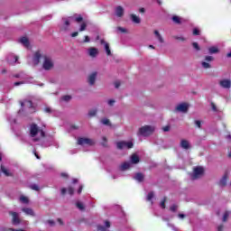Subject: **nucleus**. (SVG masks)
Returning a JSON list of instances; mask_svg holds the SVG:
<instances>
[{"mask_svg":"<svg viewBox=\"0 0 231 231\" xmlns=\"http://www.w3.org/2000/svg\"><path fill=\"white\" fill-rule=\"evenodd\" d=\"M41 60H43L42 61L43 69H45L46 71H50L51 69H53V66H55V63L53 62V59H51V56H48L46 54H42L41 51H36L32 58V64L34 66H37V64H39Z\"/></svg>","mask_w":231,"mask_h":231,"instance_id":"obj_1","label":"nucleus"},{"mask_svg":"<svg viewBox=\"0 0 231 231\" xmlns=\"http://www.w3.org/2000/svg\"><path fill=\"white\" fill-rule=\"evenodd\" d=\"M30 134L33 142H40L42 138H44V131H42V129H40L37 125H31Z\"/></svg>","mask_w":231,"mask_h":231,"instance_id":"obj_2","label":"nucleus"},{"mask_svg":"<svg viewBox=\"0 0 231 231\" xmlns=\"http://www.w3.org/2000/svg\"><path fill=\"white\" fill-rule=\"evenodd\" d=\"M156 131V127L152 125H144L139 129L138 135L139 136H151L152 133Z\"/></svg>","mask_w":231,"mask_h":231,"instance_id":"obj_3","label":"nucleus"},{"mask_svg":"<svg viewBox=\"0 0 231 231\" xmlns=\"http://www.w3.org/2000/svg\"><path fill=\"white\" fill-rule=\"evenodd\" d=\"M73 19H75V21L77 23L82 22V16L81 15H78L75 18L74 17L63 18L62 19L63 25L61 26V30L66 32V30H68V28L69 27V24H71Z\"/></svg>","mask_w":231,"mask_h":231,"instance_id":"obj_4","label":"nucleus"},{"mask_svg":"<svg viewBox=\"0 0 231 231\" xmlns=\"http://www.w3.org/2000/svg\"><path fill=\"white\" fill-rule=\"evenodd\" d=\"M204 172H205V169H203V167L201 166L195 167L193 170V174L191 178L193 180H199V178H201V176H203Z\"/></svg>","mask_w":231,"mask_h":231,"instance_id":"obj_5","label":"nucleus"},{"mask_svg":"<svg viewBox=\"0 0 231 231\" xmlns=\"http://www.w3.org/2000/svg\"><path fill=\"white\" fill-rule=\"evenodd\" d=\"M117 149H133V142L121 141L117 143Z\"/></svg>","mask_w":231,"mask_h":231,"instance_id":"obj_6","label":"nucleus"},{"mask_svg":"<svg viewBox=\"0 0 231 231\" xmlns=\"http://www.w3.org/2000/svg\"><path fill=\"white\" fill-rule=\"evenodd\" d=\"M95 143V141L89 138H79L78 139V144L79 145H93Z\"/></svg>","mask_w":231,"mask_h":231,"instance_id":"obj_7","label":"nucleus"},{"mask_svg":"<svg viewBox=\"0 0 231 231\" xmlns=\"http://www.w3.org/2000/svg\"><path fill=\"white\" fill-rule=\"evenodd\" d=\"M176 111L179 113H187L189 111V104L187 103H180L176 106Z\"/></svg>","mask_w":231,"mask_h":231,"instance_id":"obj_8","label":"nucleus"},{"mask_svg":"<svg viewBox=\"0 0 231 231\" xmlns=\"http://www.w3.org/2000/svg\"><path fill=\"white\" fill-rule=\"evenodd\" d=\"M206 61L202 62V68H204V69H208L210 68V63L214 60V58L212 56H206L205 58Z\"/></svg>","mask_w":231,"mask_h":231,"instance_id":"obj_9","label":"nucleus"},{"mask_svg":"<svg viewBox=\"0 0 231 231\" xmlns=\"http://www.w3.org/2000/svg\"><path fill=\"white\" fill-rule=\"evenodd\" d=\"M88 55L91 57V59L97 58V55H98V49L95 47H90L88 49Z\"/></svg>","mask_w":231,"mask_h":231,"instance_id":"obj_10","label":"nucleus"},{"mask_svg":"<svg viewBox=\"0 0 231 231\" xmlns=\"http://www.w3.org/2000/svg\"><path fill=\"white\" fill-rule=\"evenodd\" d=\"M221 88H224L225 89H230L231 88V80L230 79H222L219 82Z\"/></svg>","mask_w":231,"mask_h":231,"instance_id":"obj_11","label":"nucleus"},{"mask_svg":"<svg viewBox=\"0 0 231 231\" xmlns=\"http://www.w3.org/2000/svg\"><path fill=\"white\" fill-rule=\"evenodd\" d=\"M97 72H92L89 76H88V84H90V86H93V84H95V81L97 80Z\"/></svg>","mask_w":231,"mask_h":231,"instance_id":"obj_12","label":"nucleus"},{"mask_svg":"<svg viewBox=\"0 0 231 231\" xmlns=\"http://www.w3.org/2000/svg\"><path fill=\"white\" fill-rule=\"evenodd\" d=\"M109 226H111V224L109 223V221H106L105 226H97V231H107V228H109Z\"/></svg>","mask_w":231,"mask_h":231,"instance_id":"obj_13","label":"nucleus"},{"mask_svg":"<svg viewBox=\"0 0 231 231\" xmlns=\"http://www.w3.org/2000/svg\"><path fill=\"white\" fill-rule=\"evenodd\" d=\"M19 42H21V44H23V46H24L25 48L30 47V42L28 41V38H26V37H22L19 40Z\"/></svg>","mask_w":231,"mask_h":231,"instance_id":"obj_14","label":"nucleus"},{"mask_svg":"<svg viewBox=\"0 0 231 231\" xmlns=\"http://www.w3.org/2000/svg\"><path fill=\"white\" fill-rule=\"evenodd\" d=\"M180 147H182V149H190V143L183 139L180 141Z\"/></svg>","mask_w":231,"mask_h":231,"instance_id":"obj_15","label":"nucleus"},{"mask_svg":"<svg viewBox=\"0 0 231 231\" xmlns=\"http://www.w3.org/2000/svg\"><path fill=\"white\" fill-rule=\"evenodd\" d=\"M11 216H13L14 225H19V214L16 212H11Z\"/></svg>","mask_w":231,"mask_h":231,"instance_id":"obj_16","label":"nucleus"},{"mask_svg":"<svg viewBox=\"0 0 231 231\" xmlns=\"http://www.w3.org/2000/svg\"><path fill=\"white\" fill-rule=\"evenodd\" d=\"M116 17H122L124 15V7L117 6L116 8Z\"/></svg>","mask_w":231,"mask_h":231,"instance_id":"obj_17","label":"nucleus"},{"mask_svg":"<svg viewBox=\"0 0 231 231\" xmlns=\"http://www.w3.org/2000/svg\"><path fill=\"white\" fill-rule=\"evenodd\" d=\"M17 56L11 54L8 56L7 60L9 64H15V62H17Z\"/></svg>","mask_w":231,"mask_h":231,"instance_id":"obj_18","label":"nucleus"},{"mask_svg":"<svg viewBox=\"0 0 231 231\" xmlns=\"http://www.w3.org/2000/svg\"><path fill=\"white\" fill-rule=\"evenodd\" d=\"M22 107H33V104L30 100H24L23 102L21 103Z\"/></svg>","mask_w":231,"mask_h":231,"instance_id":"obj_19","label":"nucleus"},{"mask_svg":"<svg viewBox=\"0 0 231 231\" xmlns=\"http://www.w3.org/2000/svg\"><path fill=\"white\" fill-rule=\"evenodd\" d=\"M208 53L213 55L214 53H219V48L217 46H212L208 48Z\"/></svg>","mask_w":231,"mask_h":231,"instance_id":"obj_20","label":"nucleus"},{"mask_svg":"<svg viewBox=\"0 0 231 231\" xmlns=\"http://www.w3.org/2000/svg\"><path fill=\"white\" fill-rule=\"evenodd\" d=\"M0 169L5 176H12V172H10V171H8L5 166L1 165Z\"/></svg>","mask_w":231,"mask_h":231,"instance_id":"obj_21","label":"nucleus"},{"mask_svg":"<svg viewBox=\"0 0 231 231\" xmlns=\"http://www.w3.org/2000/svg\"><path fill=\"white\" fill-rule=\"evenodd\" d=\"M22 210L27 216H34L33 209H32V208H23Z\"/></svg>","mask_w":231,"mask_h":231,"instance_id":"obj_22","label":"nucleus"},{"mask_svg":"<svg viewBox=\"0 0 231 231\" xmlns=\"http://www.w3.org/2000/svg\"><path fill=\"white\" fill-rule=\"evenodd\" d=\"M140 162V157L136 155V153L131 156V163H138Z\"/></svg>","mask_w":231,"mask_h":231,"instance_id":"obj_23","label":"nucleus"},{"mask_svg":"<svg viewBox=\"0 0 231 231\" xmlns=\"http://www.w3.org/2000/svg\"><path fill=\"white\" fill-rule=\"evenodd\" d=\"M131 19L133 23H135V24H140V17H138L136 14H131Z\"/></svg>","mask_w":231,"mask_h":231,"instance_id":"obj_24","label":"nucleus"},{"mask_svg":"<svg viewBox=\"0 0 231 231\" xmlns=\"http://www.w3.org/2000/svg\"><path fill=\"white\" fill-rule=\"evenodd\" d=\"M101 44L105 45V50L107 55H111V50L109 49V43L101 41Z\"/></svg>","mask_w":231,"mask_h":231,"instance_id":"obj_25","label":"nucleus"},{"mask_svg":"<svg viewBox=\"0 0 231 231\" xmlns=\"http://www.w3.org/2000/svg\"><path fill=\"white\" fill-rule=\"evenodd\" d=\"M154 35L156 36V39H158L159 42L163 43V37H162L160 32L154 31Z\"/></svg>","mask_w":231,"mask_h":231,"instance_id":"obj_26","label":"nucleus"},{"mask_svg":"<svg viewBox=\"0 0 231 231\" xmlns=\"http://www.w3.org/2000/svg\"><path fill=\"white\" fill-rule=\"evenodd\" d=\"M131 167V162H124L121 165V171H127V169H130Z\"/></svg>","mask_w":231,"mask_h":231,"instance_id":"obj_27","label":"nucleus"},{"mask_svg":"<svg viewBox=\"0 0 231 231\" xmlns=\"http://www.w3.org/2000/svg\"><path fill=\"white\" fill-rule=\"evenodd\" d=\"M134 180H136V181H143V174L136 173L134 176Z\"/></svg>","mask_w":231,"mask_h":231,"instance_id":"obj_28","label":"nucleus"},{"mask_svg":"<svg viewBox=\"0 0 231 231\" xmlns=\"http://www.w3.org/2000/svg\"><path fill=\"white\" fill-rule=\"evenodd\" d=\"M228 179V175L226 174L223 176V178L220 180V185L223 187L226 185V180Z\"/></svg>","mask_w":231,"mask_h":231,"instance_id":"obj_29","label":"nucleus"},{"mask_svg":"<svg viewBox=\"0 0 231 231\" xmlns=\"http://www.w3.org/2000/svg\"><path fill=\"white\" fill-rule=\"evenodd\" d=\"M172 21H173V23L180 24V23H181V18L180 16H173Z\"/></svg>","mask_w":231,"mask_h":231,"instance_id":"obj_30","label":"nucleus"},{"mask_svg":"<svg viewBox=\"0 0 231 231\" xmlns=\"http://www.w3.org/2000/svg\"><path fill=\"white\" fill-rule=\"evenodd\" d=\"M20 201H21V203L28 204V197L21 196Z\"/></svg>","mask_w":231,"mask_h":231,"instance_id":"obj_31","label":"nucleus"},{"mask_svg":"<svg viewBox=\"0 0 231 231\" xmlns=\"http://www.w3.org/2000/svg\"><path fill=\"white\" fill-rule=\"evenodd\" d=\"M76 207L79 209V210H84V204L82 202H77Z\"/></svg>","mask_w":231,"mask_h":231,"instance_id":"obj_32","label":"nucleus"},{"mask_svg":"<svg viewBox=\"0 0 231 231\" xmlns=\"http://www.w3.org/2000/svg\"><path fill=\"white\" fill-rule=\"evenodd\" d=\"M101 124H103L104 125H111L109 119H106V118L101 120Z\"/></svg>","mask_w":231,"mask_h":231,"instance_id":"obj_33","label":"nucleus"},{"mask_svg":"<svg viewBox=\"0 0 231 231\" xmlns=\"http://www.w3.org/2000/svg\"><path fill=\"white\" fill-rule=\"evenodd\" d=\"M228 216H230V212L226 211L223 216V221H226L228 219Z\"/></svg>","mask_w":231,"mask_h":231,"instance_id":"obj_34","label":"nucleus"},{"mask_svg":"<svg viewBox=\"0 0 231 231\" xmlns=\"http://www.w3.org/2000/svg\"><path fill=\"white\" fill-rule=\"evenodd\" d=\"M87 27H88V24H86V23H81L79 32H84Z\"/></svg>","mask_w":231,"mask_h":231,"instance_id":"obj_35","label":"nucleus"},{"mask_svg":"<svg viewBox=\"0 0 231 231\" xmlns=\"http://www.w3.org/2000/svg\"><path fill=\"white\" fill-rule=\"evenodd\" d=\"M152 198H154V193L150 192L147 195V201H151L152 199Z\"/></svg>","mask_w":231,"mask_h":231,"instance_id":"obj_36","label":"nucleus"},{"mask_svg":"<svg viewBox=\"0 0 231 231\" xmlns=\"http://www.w3.org/2000/svg\"><path fill=\"white\" fill-rule=\"evenodd\" d=\"M89 116H95V115H97V109H91L88 112Z\"/></svg>","mask_w":231,"mask_h":231,"instance_id":"obj_37","label":"nucleus"},{"mask_svg":"<svg viewBox=\"0 0 231 231\" xmlns=\"http://www.w3.org/2000/svg\"><path fill=\"white\" fill-rule=\"evenodd\" d=\"M62 100L65 102H69V100H71V96H63Z\"/></svg>","mask_w":231,"mask_h":231,"instance_id":"obj_38","label":"nucleus"},{"mask_svg":"<svg viewBox=\"0 0 231 231\" xmlns=\"http://www.w3.org/2000/svg\"><path fill=\"white\" fill-rule=\"evenodd\" d=\"M31 189L32 190H39V186H37V184H32V185H31Z\"/></svg>","mask_w":231,"mask_h":231,"instance_id":"obj_39","label":"nucleus"},{"mask_svg":"<svg viewBox=\"0 0 231 231\" xmlns=\"http://www.w3.org/2000/svg\"><path fill=\"white\" fill-rule=\"evenodd\" d=\"M117 30H118V32H121L122 33H125V32H127V30L125 28H122V27H118Z\"/></svg>","mask_w":231,"mask_h":231,"instance_id":"obj_40","label":"nucleus"},{"mask_svg":"<svg viewBox=\"0 0 231 231\" xmlns=\"http://www.w3.org/2000/svg\"><path fill=\"white\" fill-rule=\"evenodd\" d=\"M193 35H199V30L198 28L193 30Z\"/></svg>","mask_w":231,"mask_h":231,"instance_id":"obj_41","label":"nucleus"},{"mask_svg":"<svg viewBox=\"0 0 231 231\" xmlns=\"http://www.w3.org/2000/svg\"><path fill=\"white\" fill-rule=\"evenodd\" d=\"M165 201L166 199L164 198L163 200L161 202V208H165Z\"/></svg>","mask_w":231,"mask_h":231,"instance_id":"obj_42","label":"nucleus"},{"mask_svg":"<svg viewBox=\"0 0 231 231\" xmlns=\"http://www.w3.org/2000/svg\"><path fill=\"white\" fill-rule=\"evenodd\" d=\"M193 48H195V50L199 51V45L198 44V42H193Z\"/></svg>","mask_w":231,"mask_h":231,"instance_id":"obj_43","label":"nucleus"},{"mask_svg":"<svg viewBox=\"0 0 231 231\" xmlns=\"http://www.w3.org/2000/svg\"><path fill=\"white\" fill-rule=\"evenodd\" d=\"M170 208L171 212H176V210H178V206H171Z\"/></svg>","mask_w":231,"mask_h":231,"instance_id":"obj_44","label":"nucleus"},{"mask_svg":"<svg viewBox=\"0 0 231 231\" xmlns=\"http://www.w3.org/2000/svg\"><path fill=\"white\" fill-rule=\"evenodd\" d=\"M73 192H74L73 188H69V189H68V193H69L70 196H73Z\"/></svg>","mask_w":231,"mask_h":231,"instance_id":"obj_45","label":"nucleus"},{"mask_svg":"<svg viewBox=\"0 0 231 231\" xmlns=\"http://www.w3.org/2000/svg\"><path fill=\"white\" fill-rule=\"evenodd\" d=\"M170 129H171V126L167 125L162 128V131H164V133H167V131H170Z\"/></svg>","mask_w":231,"mask_h":231,"instance_id":"obj_46","label":"nucleus"},{"mask_svg":"<svg viewBox=\"0 0 231 231\" xmlns=\"http://www.w3.org/2000/svg\"><path fill=\"white\" fill-rule=\"evenodd\" d=\"M195 125H197V127H201V121H195Z\"/></svg>","mask_w":231,"mask_h":231,"instance_id":"obj_47","label":"nucleus"},{"mask_svg":"<svg viewBox=\"0 0 231 231\" xmlns=\"http://www.w3.org/2000/svg\"><path fill=\"white\" fill-rule=\"evenodd\" d=\"M115 104V100L109 99L108 100V106H113Z\"/></svg>","mask_w":231,"mask_h":231,"instance_id":"obj_48","label":"nucleus"},{"mask_svg":"<svg viewBox=\"0 0 231 231\" xmlns=\"http://www.w3.org/2000/svg\"><path fill=\"white\" fill-rule=\"evenodd\" d=\"M115 88H120V81L115 82Z\"/></svg>","mask_w":231,"mask_h":231,"instance_id":"obj_49","label":"nucleus"},{"mask_svg":"<svg viewBox=\"0 0 231 231\" xmlns=\"http://www.w3.org/2000/svg\"><path fill=\"white\" fill-rule=\"evenodd\" d=\"M84 42H89V36H85Z\"/></svg>","mask_w":231,"mask_h":231,"instance_id":"obj_50","label":"nucleus"},{"mask_svg":"<svg viewBox=\"0 0 231 231\" xmlns=\"http://www.w3.org/2000/svg\"><path fill=\"white\" fill-rule=\"evenodd\" d=\"M48 223H49V225H51V226H53V225L55 224V222H53V220H49Z\"/></svg>","mask_w":231,"mask_h":231,"instance_id":"obj_51","label":"nucleus"},{"mask_svg":"<svg viewBox=\"0 0 231 231\" xmlns=\"http://www.w3.org/2000/svg\"><path fill=\"white\" fill-rule=\"evenodd\" d=\"M82 189H83V187L80 186L79 189H78V194H80L82 192Z\"/></svg>","mask_w":231,"mask_h":231,"instance_id":"obj_52","label":"nucleus"},{"mask_svg":"<svg viewBox=\"0 0 231 231\" xmlns=\"http://www.w3.org/2000/svg\"><path fill=\"white\" fill-rule=\"evenodd\" d=\"M51 111V108H50V107L45 108V113H50Z\"/></svg>","mask_w":231,"mask_h":231,"instance_id":"obj_53","label":"nucleus"},{"mask_svg":"<svg viewBox=\"0 0 231 231\" xmlns=\"http://www.w3.org/2000/svg\"><path fill=\"white\" fill-rule=\"evenodd\" d=\"M77 35H79V32H75L71 34V37H77Z\"/></svg>","mask_w":231,"mask_h":231,"instance_id":"obj_54","label":"nucleus"},{"mask_svg":"<svg viewBox=\"0 0 231 231\" xmlns=\"http://www.w3.org/2000/svg\"><path fill=\"white\" fill-rule=\"evenodd\" d=\"M179 217H180V219H183V217H185V215H184V214H179Z\"/></svg>","mask_w":231,"mask_h":231,"instance_id":"obj_55","label":"nucleus"},{"mask_svg":"<svg viewBox=\"0 0 231 231\" xmlns=\"http://www.w3.org/2000/svg\"><path fill=\"white\" fill-rule=\"evenodd\" d=\"M62 178H68V174L67 173H61Z\"/></svg>","mask_w":231,"mask_h":231,"instance_id":"obj_56","label":"nucleus"},{"mask_svg":"<svg viewBox=\"0 0 231 231\" xmlns=\"http://www.w3.org/2000/svg\"><path fill=\"white\" fill-rule=\"evenodd\" d=\"M21 84H23V82H15L14 86H21Z\"/></svg>","mask_w":231,"mask_h":231,"instance_id":"obj_57","label":"nucleus"},{"mask_svg":"<svg viewBox=\"0 0 231 231\" xmlns=\"http://www.w3.org/2000/svg\"><path fill=\"white\" fill-rule=\"evenodd\" d=\"M61 193H62V194H66V189L63 188V189H61Z\"/></svg>","mask_w":231,"mask_h":231,"instance_id":"obj_58","label":"nucleus"},{"mask_svg":"<svg viewBox=\"0 0 231 231\" xmlns=\"http://www.w3.org/2000/svg\"><path fill=\"white\" fill-rule=\"evenodd\" d=\"M140 12H141L142 14H143V13L145 12V9L141 8V9H140Z\"/></svg>","mask_w":231,"mask_h":231,"instance_id":"obj_59","label":"nucleus"},{"mask_svg":"<svg viewBox=\"0 0 231 231\" xmlns=\"http://www.w3.org/2000/svg\"><path fill=\"white\" fill-rule=\"evenodd\" d=\"M176 39H179L180 41H185V39H183L181 37H176Z\"/></svg>","mask_w":231,"mask_h":231,"instance_id":"obj_60","label":"nucleus"},{"mask_svg":"<svg viewBox=\"0 0 231 231\" xmlns=\"http://www.w3.org/2000/svg\"><path fill=\"white\" fill-rule=\"evenodd\" d=\"M58 223H60V225H62V220L60 218L58 219Z\"/></svg>","mask_w":231,"mask_h":231,"instance_id":"obj_61","label":"nucleus"},{"mask_svg":"<svg viewBox=\"0 0 231 231\" xmlns=\"http://www.w3.org/2000/svg\"><path fill=\"white\" fill-rule=\"evenodd\" d=\"M213 111H216V105H212Z\"/></svg>","mask_w":231,"mask_h":231,"instance_id":"obj_62","label":"nucleus"},{"mask_svg":"<svg viewBox=\"0 0 231 231\" xmlns=\"http://www.w3.org/2000/svg\"><path fill=\"white\" fill-rule=\"evenodd\" d=\"M218 230L219 231L223 230V226H218Z\"/></svg>","mask_w":231,"mask_h":231,"instance_id":"obj_63","label":"nucleus"},{"mask_svg":"<svg viewBox=\"0 0 231 231\" xmlns=\"http://www.w3.org/2000/svg\"><path fill=\"white\" fill-rule=\"evenodd\" d=\"M227 57H231V51L229 53H227Z\"/></svg>","mask_w":231,"mask_h":231,"instance_id":"obj_64","label":"nucleus"}]
</instances>
